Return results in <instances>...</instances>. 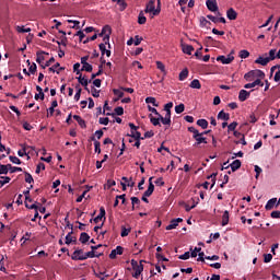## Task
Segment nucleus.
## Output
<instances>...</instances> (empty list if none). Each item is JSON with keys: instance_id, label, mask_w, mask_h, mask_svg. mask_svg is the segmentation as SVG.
Instances as JSON below:
<instances>
[{"instance_id": "obj_1", "label": "nucleus", "mask_w": 280, "mask_h": 280, "mask_svg": "<svg viewBox=\"0 0 280 280\" xmlns=\"http://www.w3.org/2000/svg\"><path fill=\"white\" fill-rule=\"evenodd\" d=\"M110 34H113V28H110L109 25H105L98 34V36L103 37V43L98 45L100 50L102 56L105 54L107 58H110ZM106 45L108 46V49L106 48Z\"/></svg>"}, {"instance_id": "obj_2", "label": "nucleus", "mask_w": 280, "mask_h": 280, "mask_svg": "<svg viewBox=\"0 0 280 280\" xmlns=\"http://www.w3.org/2000/svg\"><path fill=\"white\" fill-rule=\"evenodd\" d=\"M131 266L135 270L132 277H135V279H139L141 273L143 272V260H141L140 264L137 260H131Z\"/></svg>"}, {"instance_id": "obj_3", "label": "nucleus", "mask_w": 280, "mask_h": 280, "mask_svg": "<svg viewBox=\"0 0 280 280\" xmlns=\"http://www.w3.org/2000/svg\"><path fill=\"white\" fill-rule=\"evenodd\" d=\"M144 12L147 14H152V16H159V14H161V9H156L154 5V0H150L145 7Z\"/></svg>"}, {"instance_id": "obj_4", "label": "nucleus", "mask_w": 280, "mask_h": 280, "mask_svg": "<svg viewBox=\"0 0 280 280\" xmlns=\"http://www.w3.org/2000/svg\"><path fill=\"white\" fill-rule=\"evenodd\" d=\"M218 62H222V65H231L233 60H235V57L233 55L228 56H219L217 57Z\"/></svg>"}, {"instance_id": "obj_5", "label": "nucleus", "mask_w": 280, "mask_h": 280, "mask_svg": "<svg viewBox=\"0 0 280 280\" xmlns=\"http://www.w3.org/2000/svg\"><path fill=\"white\" fill-rule=\"evenodd\" d=\"M102 255H104V253H97V252H93V249L91 252L84 253L83 257H81V259H83V261L85 259H93L95 257H102Z\"/></svg>"}, {"instance_id": "obj_6", "label": "nucleus", "mask_w": 280, "mask_h": 280, "mask_svg": "<svg viewBox=\"0 0 280 280\" xmlns=\"http://www.w3.org/2000/svg\"><path fill=\"white\" fill-rule=\"evenodd\" d=\"M206 5L210 12H218V1L217 0H207Z\"/></svg>"}, {"instance_id": "obj_7", "label": "nucleus", "mask_w": 280, "mask_h": 280, "mask_svg": "<svg viewBox=\"0 0 280 280\" xmlns=\"http://www.w3.org/2000/svg\"><path fill=\"white\" fill-rule=\"evenodd\" d=\"M82 257H84V250H82V249H77L72 254V259L74 261H84V258H82Z\"/></svg>"}, {"instance_id": "obj_8", "label": "nucleus", "mask_w": 280, "mask_h": 280, "mask_svg": "<svg viewBox=\"0 0 280 280\" xmlns=\"http://www.w3.org/2000/svg\"><path fill=\"white\" fill-rule=\"evenodd\" d=\"M117 255H124V247L117 246L115 249H113L109 254V259H116Z\"/></svg>"}, {"instance_id": "obj_9", "label": "nucleus", "mask_w": 280, "mask_h": 280, "mask_svg": "<svg viewBox=\"0 0 280 280\" xmlns=\"http://www.w3.org/2000/svg\"><path fill=\"white\" fill-rule=\"evenodd\" d=\"M78 82L81 83L82 86H85V91H89V84H91V80L82 77V73L77 78Z\"/></svg>"}, {"instance_id": "obj_10", "label": "nucleus", "mask_w": 280, "mask_h": 280, "mask_svg": "<svg viewBox=\"0 0 280 280\" xmlns=\"http://www.w3.org/2000/svg\"><path fill=\"white\" fill-rule=\"evenodd\" d=\"M192 139H195L196 141L195 145H200V143H207V138H205L201 132L192 136Z\"/></svg>"}, {"instance_id": "obj_11", "label": "nucleus", "mask_w": 280, "mask_h": 280, "mask_svg": "<svg viewBox=\"0 0 280 280\" xmlns=\"http://www.w3.org/2000/svg\"><path fill=\"white\" fill-rule=\"evenodd\" d=\"M250 97V92L246 90H241L238 93V100L240 102H246Z\"/></svg>"}, {"instance_id": "obj_12", "label": "nucleus", "mask_w": 280, "mask_h": 280, "mask_svg": "<svg viewBox=\"0 0 280 280\" xmlns=\"http://www.w3.org/2000/svg\"><path fill=\"white\" fill-rule=\"evenodd\" d=\"M226 18L229 19V21H235L237 19V12L235 11V9L230 8L226 11Z\"/></svg>"}, {"instance_id": "obj_13", "label": "nucleus", "mask_w": 280, "mask_h": 280, "mask_svg": "<svg viewBox=\"0 0 280 280\" xmlns=\"http://www.w3.org/2000/svg\"><path fill=\"white\" fill-rule=\"evenodd\" d=\"M27 150H36V148L34 147H30V145H23L22 151H18V155L19 156H27V154H30V151Z\"/></svg>"}, {"instance_id": "obj_14", "label": "nucleus", "mask_w": 280, "mask_h": 280, "mask_svg": "<svg viewBox=\"0 0 280 280\" xmlns=\"http://www.w3.org/2000/svg\"><path fill=\"white\" fill-rule=\"evenodd\" d=\"M152 194H154V184H152V177H150L149 178V187L144 191V196H148L150 198V196H152Z\"/></svg>"}, {"instance_id": "obj_15", "label": "nucleus", "mask_w": 280, "mask_h": 280, "mask_svg": "<svg viewBox=\"0 0 280 280\" xmlns=\"http://www.w3.org/2000/svg\"><path fill=\"white\" fill-rule=\"evenodd\" d=\"M275 205H277V198H271L267 201L265 209L271 211V209H275Z\"/></svg>"}, {"instance_id": "obj_16", "label": "nucleus", "mask_w": 280, "mask_h": 280, "mask_svg": "<svg viewBox=\"0 0 280 280\" xmlns=\"http://www.w3.org/2000/svg\"><path fill=\"white\" fill-rule=\"evenodd\" d=\"M268 62H270V59H268V57H258L255 60L256 65H261V67H266L268 65Z\"/></svg>"}, {"instance_id": "obj_17", "label": "nucleus", "mask_w": 280, "mask_h": 280, "mask_svg": "<svg viewBox=\"0 0 280 280\" xmlns=\"http://www.w3.org/2000/svg\"><path fill=\"white\" fill-rule=\"evenodd\" d=\"M230 167L232 170V172H237V170H240V167H242V161L240 160H235L230 164Z\"/></svg>"}, {"instance_id": "obj_18", "label": "nucleus", "mask_w": 280, "mask_h": 280, "mask_svg": "<svg viewBox=\"0 0 280 280\" xmlns=\"http://www.w3.org/2000/svg\"><path fill=\"white\" fill-rule=\"evenodd\" d=\"M105 215H106V210L104 209V207H102V208L100 209L98 215L94 219L95 224H97V222H100L101 220H103V219L105 218Z\"/></svg>"}, {"instance_id": "obj_19", "label": "nucleus", "mask_w": 280, "mask_h": 280, "mask_svg": "<svg viewBox=\"0 0 280 280\" xmlns=\"http://www.w3.org/2000/svg\"><path fill=\"white\" fill-rule=\"evenodd\" d=\"M182 51L187 54V56H191V51H194V46L191 45H182Z\"/></svg>"}, {"instance_id": "obj_20", "label": "nucleus", "mask_w": 280, "mask_h": 280, "mask_svg": "<svg viewBox=\"0 0 280 280\" xmlns=\"http://www.w3.org/2000/svg\"><path fill=\"white\" fill-rule=\"evenodd\" d=\"M73 119L79 124L81 128H86V121L81 116L73 115Z\"/></svg>"}, {"instance_id": "obj_21", "label": "nucleus", "mask_w": 280, "mask_h": 280, "mask_svg": "<svg viewBox=\"0 0 280 280\" xmlns=\"http://www.w3.org/2000/svg\"><path fill=\"white\" fill-rule=\"evenodd\" d=\"M45 54H47V52H45V51H43V50L36 52V56H37L36 62H37L38 65H42L43 61L45 60Z\"/></svg>"}, {"instance_id": "obj_22", "label": "nucleus", "mask_w": 280, "mask_h": 280, "mask_svg": "<svg viewBox=\"0 0 280 280\" xmlns=\"http://www.w3.org/2000/svg\"><path fill=\"white\" fill-rule=\"evenodd\" d=\"M218 119H223V121H229L231 119V115L224 113V110L219 112Z\"/></svg>"}, {"instance_id": "obj_23", "label": "nucleus", "mask_w": 280, "mask_h": 280, "mask_svg": "<svg viewBox=\"0 0 280 280\" xmlns=\"http://www.w3.org/2000/svg\"><path fill=\"white\" fill-rule=\"evenodd\" d=\"M188 77H189V70H187V68H185L184 70H182L179 72V81L180 82L187 80Z\"/></svg>"}, {"instance_id": "obj_24", "label": "nucleus", "mask_w": 280, "mask_h": 280, "mask_svg": "<svg viewBox=\"0 0 280 280\" xmlns=\"http://www.w3.org/2000/svg\"><path fill=\"white\" fill-rule=\"evenodd\" d=\"M197 126H200L202 130H207V128H209V121H207V119H198Z\"/></svg>"}, {"instance_id": "obj_25", "label": "nucleus", "mask_w": 280, "mask_h": 280, "mask_svg": "<svg viewBox=\"0 0 280 280\" xmlns=\"http://www.w3.org/2000/svg\"><path fill=\"white\" fill-rule=\"evenodd\" d=\"M89 240H91V236L86 232H82L80 235V238H79L81 244H86V242H89Z\"/></svg>"}, {"instance_id": "obj_26", "label": "nucleus", "mask_w": 280, "mask_h": 280, "mask_svg": "<svg viewBox=\"0 0 280 280\" xmlns=\"http://www.w3.org/2000/svg\"><path fill=\"white\" fill-rule=\"evenodd\" d=\"M92 141H94V151L97 153V154H102V148H101V143L100 141L95 140V137L92 138Z\"/></svg>"}, {"instance_id": "obj_27", "label": "nucleus", "mask_w": 280, "mask_h": 280, "mask_svg": "<svg viewBox=\"0 0 280 280\" xmlns=\"http://www.w3.org/2000/svg\"><path fill=\"white\" fill-rule=\"evenodd\" d=\"M149 119L151 121L152 125L154 126H161V118L160 116H158L156 118H154V116H152V114L149 115Z\"/></svg>"}, {"instance_id": "obj_28", "label": "nucleus", "mask_w": 280, "mask_h": 280, "mask_svg": "<svg viewBox=\"0 0 280 280\" xmlns=\"http://www.w3.org/2000/svg\"><path fill=\"white\" fill-rule=\"evenodd\" d=\"M226 224H229V210L223 212L221 226H226Z\"/></svg>"}, {"instance_id": "obj_29", "label": "nucleus", "mask_w": 280, "mask_h": 280, "mask_svg": "<svg viewBox=\"0 0 280 280\" xmlns=\"http://www.w3.org/2000/svg\"><path fill=\"white\" fill-rule=\"evenodd\" d=\"M253 75L254 78H258L260 80H264V78H266V73H264V71L261 70H253Z\"/></svg>"}, {"instance_id": "obj_30", "label": "nucleus", "mask_w": 280, "mask_h": 280, "mask_svg": "<svg viewBox=\"0 0 280 280\" xmlns=\"http://www.w3.org/2000/svg\"><path fill=\"white\" fill-rule=\"evenodd\" d=\"M10 167H12V164H0V174H8V172H10Z\"/></svg>"}, {"instance_id": "obj_31", "label": "nucleus", "mask_w": 280, "mask_h": 280, "mask_svg": "<svg viewBox=\"0 0 280 280\" xmlns=\"http://www.w3.org/2000/svg\"><path fill=\"white\" fill-rule=\"evenodd\" d=\"M114 95L118 96L117 98H115V102H119V100H121V97H124V91L114 89L113 90Z\"/></svg>"}, {"instance_id": "obj_32", "label": "nucleus", "mask_w": 280, "mask_h": 280, "mask_svg": "<svg viewBox=\"0 0 280 280\" xmlns=\"http://www.w3.org/2000/svg\"><path fill=\"white\" fill-rule=\"evenodd\" d=\"M148 21V19L145 18V15L143 14V11H141L138 15V23L139 25H145V22Z\"/></svg>"}, {"instance_id": "obj_33", "label": "nucleus", "mask_w": 280, "mask_h": 280, "mask_svg": "<svg viewBox=\"0 0 280 280\" xmlns=\"http://www.w3.org/2000/svg\"><path fill=\"white\" fill-rule=\"evenodd\" d=\"M145 104H152L155 107H159V103L156 102V98L153 96H148L145 98Z\"/></svg>"}, {"instance_id": "obj_34", "label": "nucleus", "mask_w": 280, "mask_h": 280, "mask_svg": "<svg viewBox=\"0 0 280 280\" xmlns=\"http://www.w3.org/2000/svg\"><path fill=\"white\" fill-rule=\"evenodd\" d=\"M156 67L159 70H161L163 75H167V70L165 69V65L162 61H156Z\"/></svg>"}, {"instance_id": "obj_35", "label": "nucleus", "mask_w": 280, "mask_h": 280, "mask_svg": "<svg viewBox=\"0 0 280 280\" xmlns=\"http://www.w3.org/2000/svg\"><path fill=\"white\" fill-rule=\"evenodd\" d=\"M73 235V230H71V232H69L66 236V244H71L73 242H75V237L72 236Z\"/></svg>"}, {"instance_id": "obj_36", "label": "nucleus", "mask_w": 280, "mask_h": 280, "mask_svg": "<svg viewBox=\"0 0 280 280\" xmlns=\"http://www.w3.org/2000/svg\"><path fill=\"white\" fill-rule=\"evenodd\" d=\"M190 89H202V85L200 84V81L198 79H194L190 82Z\"/></svg>"}, {"instance_id": "obj_37", "label": "nucleus", "mask_w": 280, "mask_h": 280, "mask_svg": "<svg viewBox=\"0 0 280 280\" xmlns=\"http://www.w3.org/2000/svg\"><path fill=\"white\" fill-rule=\"evenodd\" d=\"M130 231L131 229L130 228H126V226H121V232H120V236L121 237H128V235H130Z\"/></svg>"}, {"instance_id": "obj_38", "label": "nucleus", "mask_w": 280, "mask_h": 280, "mask_svg": "<svg viewBox=\"0 0 280 280\" xmlns=\"http://www.w3.org/2000/svg\"><path fill=\"white\" fill-rule=\"evenodd\" d=\"M159 117H160V121H161L164 126H172V119L165 118V117H163L161 114L159 115Z\"/></svg>"}, {"instance_id": "obj_39", "label": "nucleus", "mask_w": 280, "mask_h": 280, "mask_svg": "<svg viewBox=\"0 0 280 280\" xmlns=\"http://www.w3.org/2000/svg\"><path fill=\"white\" fill-rule=\"evenodd\" d=\"M15 30L19 34H26V33L32 32V28H30V27L24 28L23 26H16Z\"/></svg>"}, {"instance_id": "obj_40", "label": "nucleus", "mask_w": 280, "mask_h": 280, "mask_svg": "<svg viewBox=\"0 0 280 280\" xmlns=\"http://www.w3.org/2000/svg\"><path fill=\"white\" fill-rule=\"evenodd\" d=\"M253 73V70L245 73L244 79L246 80V82H253V80H255V75Z\"/></svg>"}, {"instance_id": "obj_41", "label": "nucleus", "mask_w": 280, "mask_h": 280, "mask_svg": "<svg viewBox=\"0 0 280 280\" xmlns=\"http://www.w3.org/2000/svg\"><path fill=\"white\" fill-rule=\"evenodd\" d=\"M175 113L180 115V113H185V104L180 103L179 105L175 106Z\"/></svg>"}, {"instance_id": "obj_42", "label": "nucleus", "mask_w": 280, "mask_h": 280, "mask_svg": "<svg viewBox=\"0 0 280 280\" xmlns=\"http://www.w3.org/2000/svg\"><path fill=\"white\" fill-rule=\"evenodd\" d=\"M121 180L127 183V187H135V180H132V177L128 179V177H122Z\"/></svg>"}, {"instance_id": "obj_43", "label": "nucleus", "mask_w": 280, "mask_h": 280, "mask_svg": "<svg viewBox=\"0 0 280 280\" xmlns=\"http://www.w3.org/2000/svg\"><path fill=\"white\" fill-rule=\"evenodd\" d=\"M176 226H178V223L175 221V219H173L171 223L166 226V231H172L176 229Z\"/></svg>"}, {"instance_id": "obj_44", "label": "nucleus", "mask_w": 280, "mask_h": 280, "mask_svg": "<svg viewBox=\"0 0 280 280\" xmlns=\"http://www.w3.org/2000/svg\"><path fill=\"white\" fill-rule=\"evenodd\" d=\"M267 58H268L269 62H270V60H276V58H277V49H270L269 50V57H267Z\"/></svg>"}, {"instance_id": "obj_45", "label": "nucleus", "mask_w": 280, "mask_h": 280, "mask_svg": "<svg viewBox=\"0 0 280 280\" xmlns=\"http://www.w3.org/2000/svg\"><path fill=\"white\" fill-rule=\"evenodd\" d=\"M128 137H131L132 139H136V140L143 139L141 138V132L139 131H131V135H128Z\"/></svg>"}, {"instance_id": "obj_46", "label": "nucleus", "mask_w": 280, "mask_h": 280, "mask_svg": "<svg viewBox=\"0 0 280 280\" xmlns=\"http://www.w3.org/2000/svg\"><path fill=\"white\" fill-rule=\"evenodd\" d=\"M81 71H86L88 73H91V71H93V66L91 63H85L82 66Z\"/></svg>"}, {"instance_id": "obj_47", "label": "nucleus", "mask_w": 280, "mask_h": 280, "mask_svg": "<svg viewBox=\"0 0 280 280\" xmlns=\"http://www.w3.org/2000/svg\"><path fill=\"white\" fill-rule=\"evenodd\" d=\"M131 209L132 211H135V205H141V200L139 199V197H131Z\"/></svg>"}, {"instance_id": "obj_48", "label": "nucleus", "mask_w": 280, "mask_h": 280, "mask_svg": "<svg viewBox=\"0 0 280 280\" xmlns=\"http://www.w3.org/2000/svg\"><path fill=\"white\" fill-rule=\"evenodd\" d=\"M235 128H237V121H233L228 126L229 132H235Z\"/></svg>"}, {"instance_id": "obj_49", "label": "nucleus", "mask_w": 280, "mask_h": 280, "mask_svg": "<svg viewBox=\"0 0 280 280\" xmlns=\"http://www.w3.org/2000/svg\"><path fill=\"white\" fill-rule=\"evenodd\" d=\"M114 3H118L120 5V10L124 11L126 10V2L124 0H112Z\"/></svg>"}, {"instance_id": "obj_50", "label": "nucleus", "mask_w": 280, "mask_h": 280, "mask_svg": "<svg viewBox=\"0 0 280 280\" xmlns=\"http://www.w3.org/2000/svg\"><path fill=\"white\" fill-rule=\"evenodd\" d=\"M9 172H10V174H14L16 172H23V168H21L19 166H12L11 165V167H9Z\"/></svg>"}, {"instance_id": "obj_51", "label": "nucleus", "mask_w": 280, "mask_h": 280, "mask_svg": "<svg viewBox=\"0 0 280 280\" xmlns=\"http://www.w3.org/2000/svg\"><path fill=\"white\" fill-rule=\"evenodd\" d=\"M248 56H250V52H248V50L243 49L240 51V58L246 59L248 58Z\"/></svg>"}, {"instance_id": "obj_52", "label": "nucleus", "mask_w": 280, "mask_h": 280, "mask_svg": "<svg viewBox=\"0 0 280 280\" xmlns=\"http://www.w3.org/2000/svg\"><path fill=\"white\" fill-rule=\"evenodd\" d=\"M141 40H143V37L136 35L135 39H133V45L137 47L139 45H141Z\"/></svg>"}, {"instance_id": "obj_53", "label": "nucleus", "mask_w": 280, "mask_h": 280, "mask_svg": "<svg viewBox=\"0 0 280 280\" xmlns=\"http://www.w3.org/2000/svg\"><path fill=\"white\" fill-rule=\"evenodd\" d=\"M9 159L11 163H14L15 165H21V160L19 158L10 155Z\"/></svg>"}, {"instance_id": "obj_54", "label": "nucleus", "mask_w": 280, "mask_h": 280, "mask_svg": "<svg viewBox=\"0 0 280 280\" xmlns=\"http://www.w3.org/2000/svg\"><path fill=\"white\" fill-rule=\"evenodd\" d=\"M272 261V254H265L264 255V262L265 264H270Z\"/></svg>"}, {"instance_id": "obj_55", "label": "nucleus", "mask_w": 280, "mask_h": 280, "mask_svg": "<svg viewBox=\"0 0 280 280\" xmlns=\"http://www.w3.org/2000/svg\"><path fill=\"white\" fill-rule=\"evenodd\" d=\"M10 177H1L0 179V187H3V185H8V183H10Z\"/></svg>"}, {"instance_id": "obj_56", "label": "nucleus", "mask_w": 280, "mask_h": 280, "mask_svg": "<svg viewBox=\"0 0 280 280\" xmlns=\"http://www.w3.org/2000/svg\"><path fill=\"white\" fill-rule=\"evenodd\" d=\"M25 183H28V184L34 183V177H32V174L25 173Z\"/></svg>"}, {"instance_id": "obj_57", "label": "nucleus", "mask_w": 280, "mask_h": 280, "mask_svg": "<svg viewBox=\"0 0 280 280\" xmlns=\"http://www.w3.org/2000/svg\"><path fill=\"white\" fill-rule=\"evenodd\" d=\"M95 277H97V279L100 280H104L106 279V277H108V275H106V272H94Z\"/></svg>"}, {"instance_id": "obj_58", "label": "nucleus", "mask_w": 280, "mask_h": 280, "mask_svg": "<svg viewBox=\"0 0 280 280\" xmlns=\"http://www.w3.org/2000/svg\"><path fill=\"white\" fill-rule=\"evenodd\" d=\"M109 121L110 119H108V117H105V118H100L98 124H101L102 126H108Z\"/></svg>"}, {"instance_id": "obj_59", "label": "nucleus", "mask_w": 280, "mask_h": 280, "mask_svg": "<svg viewBox=\"0 0 280 280\" xmlns=\"http://www.w3.org/2000/svg\"><path fill=\"white\" fill-rule=\"evenodd\" d=\"M173 107H174V103L170 102V103L165 104L164 110L168 112V113H172Z\"/></svg>"}, {"instance_id": "obj_60", "label": "nucleus", "mask_w": 280, "mask_h": 280, "mask_svg": "<svg viewBox=\"0 0 280 280\" xmlns=\"http://www.w3.org/2000/svg\"><path fill=\"white\" fill-rule=\"evenodd\" d=\"M191 257V254L189 252H185L183 255L178 257V259L187 260Z\"/></svg>"}, {"instance_id": "obj_61", "label": "nucleus", "mask_w": 280, "mask_h": 280, "mask_svg": "<svg viewBox=\"0 0 280 280\" xmlns=\"http://www.w3.org/2000/svg\"><path fill=\"white\" fill-rule=\"evenodd\" d=\"M202 248L200 247H195V249L190 253V257H198V253H200Z\"/></svg>"}, {"instance_id": "obj_62", "label": "nucleus", "mask_w": 280, "mask_h": 280, "mask_svg": "<svg viewBox=\"0 0 280 280\" xmlns=\"http://www.w3.org/2000/svg\"><path fill=\"white\" fill-rule=\"evenodd\" d=\"M114 110L116 115H119V116L124 115V107L121 106L116 107Z\"/></svg>"}, {"instance_id": "obj_63", "label": "nucleus", "mask_w": 280, "mask_h": 280, "mask_svg": "<svg viewBox=\"0 0 280 280\" xmlns=\"http://www.w3.org/2000/svg\"><path fill=\"white\" fill-rule=\"evenodd\" d=\"M40 170H45V164L44 163H39L36 166V174H40Z\"/></svg>"}, {"instance_id": "obj_64", "label": "nucleus", "mask_w": 280, "mask_h": 280, "mask_svg": "<svg viewBox=\"0 0 280 280\" xmlns=\"http://www.w3.org/2000/svg\"><path fill=\"white\" fill-rule=\"evenodd\" d=\"M36 69H37L36 63L33 62L30 66L28 71H30V73L34 74V73H36Z\"/></svg>"}]
</instances>
